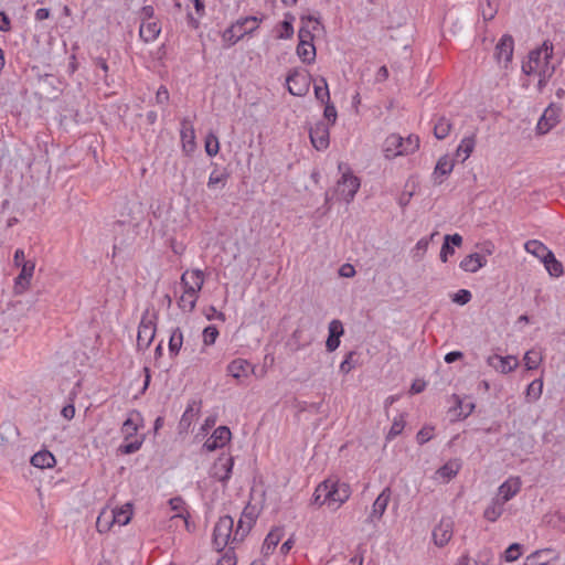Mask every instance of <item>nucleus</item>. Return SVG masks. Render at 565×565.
Returning a JSON list of instances; mask_svg holds the SVG:
<instances>
[{"label":"nucleus","instance_id":"obj_1","mask_svg":"<svg viewBox=\"0 0 565 565\" xmlns=\"http://www.w3.org/2000/svg\"><path fill=\"white\" fill-rule=\"evenodd\" d=\"M553 44L545 41L541 47L532 50L529 53V60L523 62L522 71L526 75H539V89L546 86L550 78L555 73V64L552 63Z\"/></svg>","mask_w":565,"mask_h":565},{"label":"nucleus","instance_id":"obj_2","mask_svg":"<svg viewBox=\"0 0 565 565\" xmlns=\"http://www.w3.org/2000/svg\"><path fill=\"white\" fill-rule=\"evenodd\" d=\"M262 18L249 15L241 18L222 33V41L224 47H231L235 45L246 34H250L258 29V23L262 22Z\"/></svg>","mask_w":565,"mask_h":565},{"label":"nucleus","instance_id":"obj_3","mask_svg":"<svg viewBox=\"0 0 565 565\" xmlns=\"http://www.w3.org/2000/svg\"><path fill=\"white\" fill-rule=\"evenodd\" d=\"M324 482L328 484V489L326 499H323L322 502H327L328 507L337 510L350 499L351 487L349 483L341 482L335 478H328Z\"/></svg>","mask_w":565,"mask_h":565},{"label":"nucleus","instance_id":"obj_4","mask_svg":"<svg viewBox=\"0 0 565 565\" xmlns=\"http://www.w3.org/2000/svg\"><path fill=\"white\" fill-rule=\"evenodd\" d=\"M234 520L230 515H223L216 522L213 530V545L217 551L224 550L227 545L238 544L239 542L233 541L234 535Z\"/></svg>","mask_w":565,"mask_h":565},{"label":"nucleus","instance_id":"obj_5","mask_svg":"<svg viewBox=\"0 0 565 565\" xmlns=\"http://www.w3.org/2000/svg\"><path fill=\"white\" fill-rule=\"evenodd\" d=\"M156 319L157 315L146 310L142 315L141 321L138 327L137 347L138 349H148L156 335Z\"/></svg>","mask_w":565,"mask_h":565},{"label":"nucleus","instance_id":"obj_6","mask_svg":"<svg viewBox=\"0 0 565 565\" xmlns=\"http://www.w3.org/2000/svg\"><path fill=\"white\" fill-rule=\"evenodd\" d=\"M299 43L296 49L298 57L305 64H312L316 61V47L313 45V34L305 26L298 31Z\"/></svg>","mask_w":565,"mask_h":565},{"label":"nucleus","instance_id":"obj_7","mask_svg":"<svg viewBox=\"0 0 565 565\" xmlns=\"http://www.w3.org/2000/svg\"><path fill=\"white\" fill-rule=\"evenodd\" d=\"M258 513L256 511V507L250 504L248 502L245 508L243 509V512L241 514V518L237 522L236 529L234 531L233 541L243 542L244 539L248 535L250 530L256 523Z\"/></svg>","mask_w":565,"mask_h":565},{"label":"nucleus","instance_id":"obj_8","mask_svg":"<svg viewBox=\"0 0 565 565\" xmlns=\"http://www.w3.org/2000/svg\"><path fill=\"white\" fill-rule=\"evenodd\" d=\"M361 185L360 179L351 171L344 172L337 183V193L347 203L353 201Z\"/></svg>","mask_w":565,"mask_h":565},{"label":"nucleus","instance_id":"obj_9","mask_svg":"<svg viewBox=\"0 0 565 565\" xmlns=\"http://www.w3.org/2000/svg\"><path fill=\"white\" fill-rule=\"evenodd\" d=\"M310 78L309 74H302L297 68L290 70L286 77L288 92L294 96H305L310 87Z\"/></svg>","mask_w":565,"mask_h":565},{"label":"nucleus","instance_id":"obj_10","mask_svg":"<svg viewBox=\"0 0 565 565\" xmlns=\"http://www.w3.org/2000/svg\"><path fill=\"white\" fill-rule=\"evenodd\" d=\"M309 137L312 146L318 150H326L330 145L329 125L320 120L309 129Z\"/></svg>","mask_w":565,"mask_h":565},{"label":"nucleus","instance_id":"obj_11","mask_svg":"<svg viewBox=\"0 0 565 565\" xmlns=\"http://www.w3.org/2000/svg\"><path fill=\"white\" fill-rule=\"evenodd\" d=\"M234 466V458L230 455L222 454L213 466L212 477L223 484H226L231 478Z\"/></svg>","mask_w":565,"mask_h":565},{"label":"nucleus","instance_id":"obj_12","mask_svg":"<svg viewBox=\"0 0 565 565\" xmlns=\"http://www.w3.org/2000/svg\"><path fill=\"white\" fill-rule=\"evenodd\" d=\"M232 433L227 426H218L213 434L205 440L203 447L207 451H214L217 448L224 447L230 443Z\"/></svg>","mask_w":565,"mask_h":565},{"label":"nucleus","instance_id":"obj_13","mask_svg":"<svg viewBox=\"0 0 565 565\" xmlns=\"http://www.w3.org/2000/svg\"><path fill=\"white\" fill-rule=\"evenodd\" d=\"M34 269L35 264L32 260L22 264L21 271L14 279L13 291L15 295H22L29 288Z\"/></svg>","mask_w":565,"mask_h":565},{"label":"nucleus","instance_id":"obj_14","mask_svg":"<svg viewBox=\"0 0 565 565\" xmlns=\"http://www.w3.org/2000/svg\"><path fill=\"white\" fill-rule=\"evenodd\" d=\"M391 494H392V491H391L390 487H386L382 490V492L377 495V498L375 499V501L372 505V511L366 519L367 523H374L375 521H379L382 519V516L387 508V504L391 500Z\"/></svg>","mask_w":565,"mask_h":565},{"label":"nucleus","instance_id":"obj_15","mask_svg":"<svg viewBox=\"0 0 565 565\" xmlns=\"http://www.w3.org/2000/svg\"><path fill=\"white\" fill-rule=\"evenodd\" d=\"M487 363L489 366L493 367L495 371H498L502 374H508V373L514 371L519 365V361L515 356H513V355L501 356L498 354L488 356Z\"/></svg>","mask_w":565,"mask_h":565},{"label":"nucleus","instance_id":"obj_16","mask_svg":"<svg viewBox=\"0 0 565 565\" xmlns=\"http://www.w3.org/2000/svg\"><path fill=\"white\" fill-rule=\"evenodd\" d=\"M452 521L450 519H441L439 524L433 530L434 543L443 547L445 546L452 536Z\"/></svg>","mask_w":565,"mask_h":565},{"label":"nucleus","instance_id":"obj_17","mask_svg":"<svg viewBox=\"0 0 565 565\" xmlns=\"http://www.w3.org/2000/svg\"><path fill=\"white\" fill-rule=\"evenodd\" d=\"M143 418L139 411L132 409L128 414V418L121 426V433L125 436V440L136 437L139 427L142 425Z\"/></svg>","mask_w":565,"mask_h":565},{"label":"nucleus","instance_id":"obj_18","mask_svg":"<svg viewBox=\"0 0 565 565\" xmlns=\"http://www.w3.org/2000/svg\"><path fill=\"white\" fill-rule=\"evenodd\" d=\"M201 409V401L192 399L189 402L184 413L179 422V433H186L191 427L194 418L199 415Z\"/></svg>","mask_w":565,"mask_h":565},{"label":"nucleus","instance_id":"obj_19","mask_svg":"<svg viewBox=\"0 0 565 565\" xmlns=\"http://www.w3.org/2000/svg\"><path fill=\"white\" fill-rule=\"evenodd\" d=\"M454 167L455 162L448 157V154L441 156L438 159L433 172L434 183L441 184L444 182V178L451 173Z\"/></svg>","mask_w":565,"mask_h":565},{"label":"nucleus","instance_id":"obj_20","mask_svg":"<svg viewBox=\"0 0 565 565\" xmlns=\"http://www.w3.org/2000/svg\"><path fill=\"white\" fill-rule=\"evenodd\" d=\"M253 371L252 363L244 359H235L227 365V373L238 381L248 377Z\"/></svg>","mask_w":565,"mask_h":565},{"label":"nucleus","instance_id":"obj_21","mask_svg":"<svg viewBox=\"0 0 565 565\" xmlns=\"http://www.w3.org/2000/svg\"><path fill=\"white\" fill-rule=\"evenodd\" d=\"M514 40L512 35L504 34L495 46V57L498 61L511 62L513 56Z\"/></svg>","mask_w":565,"mask_h":565},{"label":"nucleus","instance_id":"obj_22","mask_svg":"<svg viewBox=\"0 0 565 565\" xmlns=\"http://www.w3.org/2000/svg\"><path fill=\"white\" fill-rule=\"evenodd\" d=\"M521 489V480L519 477L505 480L500 487L497 499L503 503L511 500Z\"/></svg>","mask_w":565,"mask_h":565},{"label":"nucleus","instance_id":"obj_23","mask_svg":"<svg viewBox=\"0 0 565 565\" xmlns=\"http://www.w3.org/2000/svg\"><path fill=\"white\" fill-rule=\"evenodd\" d=\"M487 258L479 253L467 255L459 264V267L467 273H477L480 268L484 267Z\"/></svg>","mask_w":565,"mask_h":565},{"label":"nucleus","instance_id":"obj_24","mask_svg":"<svg viewBox=\"0 0 565 565\" xmlns=\"http://www.w3.org/2000/svg\"><path fill=\"white\" fill-rule=\"evenodd\" d=\"M161 32V24L159 21H142L139 28V36L146 42L154 41Z\"/></svg>","mask_w":565,"mask_h":565},{"label":"nucleus","instance_id":"obj_25","mask_svg":"<svg viewBox=\"0 0 565 565\" xmlns=\"http://www.w3.org/2000/svg\"><path fill=\"white\" fill-rule=\"evenodd\" d=\"M284 535V527L282 526H275L270 530V532L267 534L262 551L265 556H268L274 552L278 543L280 542L281 537Z\"/></svg>","mask_w":565,"mask_h":565},{"label":"nucleus","instance_id":"obj_26","mask_svg":"<svg viewBox=\"0 0 565 565\" xmlns=\"http://www.w3.org/2000/svg\"><path fill=\"white\" fill-rule=\"evenodd\" d=\"M231 173L226 168L220 169L217 164H214L213 171L210 173L207 188L216 189V188H225Z\"/></svg>","mask_w":565,"mask_h":565},{"label":"nucleus","instance_id":"obj_27","mask_svg":"<svg viewBox=\"0 0 565 565\" xmlns=\"http://www.w3.org/2000/svg\"><path fill=\"white\" fill-rule=\"evenodd\" d=\"M30 462L35 468L46 469V468L54 467L56 463V459L51 451L43 449V450L35 452L31 457Z\"/></svg>","mask_w":565,"mask_h":565},{"label":"nucleus","instance_id":"obj_28","mask_svg":"<svg viewBox=\"0 0 565 565\" xmlns=\"http://www.w3.org/2000/svg\"><path fill=\"white\" fill-rule=\"evenodd\" d=\"M557 122L558 118L554 115V111L546 109L536 125V131L540 135L547 134Z\"/></svg>","mask_w":565,"mask_h":565},{"label":"nucleus","instance_id":"obj_29","mask_svg":"<svg viewBox=\"0 0 565 565\" xmlns=\"http://www.w3.org/2000/svg\"><path fill=\"white\" fill-rule=\"evenodd\" d=\"M475 147H476V135L472 134L470 136L465 137L460 141V143L456 150V157L461 158L462 162L466 161L472 153Z\"/></svg>","mask_w":565,"mask_h":565},{"label":"nucleus","instance_id":"obj_30","mask_svg":"<svg viewBox=\"0 0 565 565\" xmlns=\"http://www.w3.org/2000/svg\"><path fill=\"white\" fill-rule=\"evenodd\" d=\"M195 134L194 129L186 120L182 121V129H181V140L183 145V149L186 152H191L195 148Z\"/></svg>","mask_w":565,"mask_h":565},{"label":"nucleus","instance_id":"obj_31","mask_svg":"<svg viewBox=\"0 0 565 565\" xmlns=\"http://www.w3.org/2000/svg\"><path fill=\"white\" fill-rule=\"evenodd\" d=\"M548 274L553 277H559L564 274L563 264L556 259L554 253L551 250L542 259Z\"/></svg>","mask_w":565,"mask_h":565},{"label":"nucleus","instance_id":"obj_32","mask_svg":"<svg viewBox=\"0 0 565 565\" xmlns=\"http://www.w3.org/2000/svg\"><path fill=\"white\" fill-rule=\"evenodd\" d=\"M199 296L195 294L192 287L188 290H183L182 296L178 301V306L181 310L192 312L195 308Z\"/></svg>","mask_w":565,"mask_h":565},{"label":"nucleus","instance_id":"obj_33","mask_svg":"<svg viewBox=\"0 0 565 565\" xmlns=\"http://www.w3.org/2000/svg\"><path fill=\"white\" fill-rule=\"evenodd\" d=\"M451 128L452 124L450 119L445 116H440L434 125V136L437 139L443 140L450 134Z\"/></svg>","mask_w":565,"mask_h":565},{"label":"nucleus","instance_id":"obj_34","mask_svg":"<svg viewBox=\"0 0 565 565\" xmlns=\"http://www.w3.org/2000/svg\"><path fill=\"white\" fill-rule=\"evenodd\" d=\"M504 504L500 499H493L492 502L486 508L483 516L490 521L495 522L504 511Z\"/></svg>","mask_w":565,"mask_h":565},{"label":"nucleus","instance_id":"obj_35","mask_svg":"<svg viewBox=\"0 0 565 565\" xmlns=\"http://www.w3.org/2000/svg\"><path fill=\"white\" fill-rule=\"evenodd\" d=\"M111 515L113 522H116L119 526L126 525L131 520L132 505L130 503H127L120 509L113 510Z\"/></svg>","mask_w":565,"mask_h":565},{"label":"nucleus","instance_id":"obj_36","mask_svg":"<svg viewBox=\"0 0 565 565\" xmlns=\"http://www.w3.org/2000/svg\"><path fill=\"white\" fill-rule=\"evenodd\" d=\"M553 552L552 548L537 550L525 558L524 565H548L546 556Z\"/></svg>","mask_w":565,"mask_h":565},{"label":"nucleus","instance_id":"obj_37","mask_svg":"<svg viewBox=\"0 0 565 565\" xmlns=\"http://www.w3.org/2000/svg\"><path fill=\"white\" fill-rule=\"evenodd\" d=\"M455 407L454 409H459L458 418L465 419L467 418L475 409V403L471 401L462 399L460 396L454 394Z\"/></svg>","mask_w":565,"mask_h":565},{"label":"nucleus","instance_id":"obj_38","mask_svg":"<svg viewBox=\"0 0 565 565\" xmlns=\"http://www.w3.org/2000/svg\"><path fill=\"white\" fill-rule=\"evenodd\" d=\"M460 467L457 460H450L441 466L436 473L444 480L449 481L458 475Z\"/></svg>","mask_w":565,"mask_h":565},{"label":"nucleus","instance_id":"obj_39","mask_svg":"<svg viewBox=\"0 0 565 565\" xmlns=\"http://www.w3.org/2000/svg\"><path fill=\"white\" fill-rule=\"evenodd\" d=\"M183 344V333L181 329L178 327L173 329L170 339H169V354L171 356H177Z\"/></svg>","mask_w":565,"mask_h":565},{"label":"nucleus","instance_id":"obj_40","mask_svg":"<svg viewBox=\"0 0 565 565\" xmlns=\"http://www.w3.org/2000/svg\"><path fill=\"white\" fill-rule=\"evenodd\" d=\"M403 145H404V138H402L398 135H391L385 140V149H384L385 156L387 158H390L392 156L395 157L396 154H394V153L396 152V150H401Z\"/></svg>","mask_w":565,"mask_h":565},{"label":"nucleus","instance_id":"obj_41","mask_svg":"<svg viewBox=\"0 0 565 565\" xmlns=\"http://www.w3.org/2000/svg\"><path fill=\"white\" fill-rule=\"evenodd\" d=\"M543 392V381L541 379H536L532 381L525 392V397L529 403H533L537 401Z\"/></svg>","mask_w":565,"mask_h":565},{"label":"nucleus","instance_id":"obj_42","mask_svg":"<svg viewBox=\"0 0 565 565\" xmlns=\"http://www.w3.org/2000/svg\"><path fill=\"white\" fill-rule=\"evenodd\" d=\"M525 249L529 253H532L535 256L540 257L541 259H543L546 256V253L551 252V249H548L543 243L536 239L529 241L525 244Z\"/></svg>","mask_w":565,"mask_h":565},{"label":"nucleus","instance_id":"obj_43","mask_svg":"<svg viewBox=\"0 0 565 565\" xmlns=\"http://www.w3.org/2000/svg\"><path fill=\"white\" fill-rule=\"evenodd\" d=\"M143 438L139 439L137 437H134L128 441L125 440V443L119 446L118 450L124 455H130L138 451L141 448Z\"/></svg>","mask_w":565,"mask_h":565},{"label":"nucleus","instance_id":"obj_44","mask_svg":"<svg viewBox=\"0 0 565 565\" xmlns=\"http://www.w3.org/2000/svg\"><path fill=\"white\" fill-rule=\"evenodd\" d=\"M356 355L358 353L355 351H350L345 354L339 367L341 373L348 374L356 366Z\"/></svg>","mask_w":565,"mask_h":565},{"label":"nucleus","instance_id":"obj_45","mask_svg":"<svg viewBox=\"0 0 565 565\" xmlns=\"http://www.w3.org/2000/svg\"><path fill=\"white\" fill-rule=\"evenodd\" d=\"M419 148V138L417 136H409L404 139V145L401 150H396L394 154H408L413 153Z\"/></svg>","mask_w":565,"mask_h":565},{"label":"nucleus","instance_id":"obj_46","mask_svg":"<svg viewBox=\"0 0 565 565\" xmlns=\"http://www.w3.org/2000/svg\"><path fill=\"white\" fill-rule=\"evenodd\" d=\"M319 81L322 85H315V96L319 102L324 104L330 102V92L326 78L321 77Z\"/></svg>","mask_w":565,"mask_h":565},{"label":"nucleus","instance_id":"obj_47","mask_svg":"<svg viewBox=\"0 0 565 565\" xmlns=\"http://www.w3.org/2000/svg\"><path fill=\"white\" fill-rule=\"evenodd\" d=\"M116 522H113V515L111 513L110 514H106L105 512L100 513L97 518V521H96V529L99 533H106L108 532L111 526L115 524Z\"/></svg>","mask_w":565,"mask_h":565},{"label":"nucleus","instance_id":"obj_48","mask_svg":"<svg viewBox=\"0 0 565 565\" xmlns=\"http://www.w3.org/2000/svg\"><path fill=\"white\" fill-rule=\"evenodd\" d=\"M294 15H291L290 13L286 14L285 20L280 23L281 32L278 35L279 39H290L294 35Z\"/></svg>","mask_w":565,"mask_h":565},{"label":"nucleus","instance_id":"obj_49","mask_svg":"<svg viewBox=\"0 0 565 565\" xmlns=\"http://www.w3.org/2000/svg\"><path fill=\"white\" fill-rule=\"evenodd\" d=\"M220 151V141L214 134H209L205 138V152L210 157H214Z\"/></svg>","mask_w":565,"mask_h":565},{"label":"nucleus","instance_id":"obj_50","mask_svg":"<svg viewBox=\"0 0 565 565\" xmlns=\"http://www.w3.org/2000/svg\"><path fill=\"white\" fill-rule=\"evenodd\" d=\"M405 427V420L403 415L399 417H396L391 426V429L388 430L386 435V440H393L395 437H397L399 434H402L403 429Z\"/></svg>","mask_w":565,"mask_h":565},{"label":"nucleus","instance_id":"obj_51","mask_svg":"<svg viewBox=\"0 0 565 565\" xmlns=\"http://www.w3.org/2000/svg\"><path fill=\"white\" fill-rule=\"evenodd\" d=\"M218 334H220V332L215 326L211 324V326L205 327L202 332L204 345L214 344Z\"/></svg>","mask_w":565,"mask_h":565},{"label":"nucleus","instance_id":"obj_52","mask_svg":"<svg viewBox=\"0 0 565 565\" xmlns=\"http://www.w3.org/2000/svg\"><path fill=\"white\" fill-rule=\"evenodd\" d=\"M522 545L512 543L504 552V559L508 563L515 562L522 555Z\"/></svg>","mask_w":565,"mask_h":565},{"label":"nucleus","instance_id":"obj_53","mask_svg":"<svg viewBox=\"0 0 565 565\" xmlns=\"http://www.w3.org/2000/svg\"><path fill=\"white\" fill-rule=\"evenodd\" d=\"M191 279L193 280L192 288L199 296L204 285V273L201 269L191 270Z\"/></svg>","mask_w":565,"mask_h":565},{"label":"nucleus","instance_id":"obj_54","mask_svg":"<svg viewBox=\"0 0 565 565\" xmlns=\"http://www.w3.org/2000/svg\"><path fill=\"white\" fill-rule=\"evenodd\" d=\"M327 489H328V484H326L324 481H322L321 483L318 484V487L316 488L315 493L312 495L313 504H318V505L327 504V502H322V500L326 499Z\"/></svg>","mask_w":565,"mask_h":565},{"label":"nucleus","instance_id":"obj_55","mask_svg":"<svg viewBox=\"0 0 565 565\" xmlns=\"http://www.w3.org/2000/svg\"><path fill=\"white\" fill-rule=\"evenodd\" d=\"M434 427L431 426H424L419 429V431L416 435V441L419 445H424L428 443L433 437Z\"/></svg>","mask_w":565,"mask_h":565},{"label":"nucleus","instance_id":"obj_56","mask_svg":"<svg viewBox=\"0 0 565 565\" xmlns=\"http://www.w3.org/2000/svg\"><path fill=\"white\" fill-rule=\"evenodd\" d=\"M541 362L537 353L527 351L524 355V363L527 370H535Z\"/></svg>","mask_w":565,"mask_h":565},{"label":"nucleus","instance_id":"obj_57","mask_svg":"<svg viewBox=\"0 0 565 565\" xmlns=\"http://www.w3.org/2000/svg\"><path fill=\"white\" fill-rule=\"evenodd\" d=\"M471 298H472V295L469 290L460 289L456 294H454L451 299L455 303L463 306V305L468 303L471 300Z\"/></svg>","mask_w":565,"mask_h":565},{"label":"nucleus","instance_id":"obj_58","mask_svg":"<svg viewBox=\"0 0 565 565\" xmlns=\"http://www.w3.org/2000/svg\"><path fill=\"white\" fill-rule=\"evenodd\" d=\"M169 504L173 511L178 512L174 516L183 518L185 520V523L188 524L186 519L182 513L185 504L183 499L180 497L172 498L170 499Z\"/></svg>","mask_w":565,"mask_h":565},{"label":"nucleus","instance_id":"obj_59","mask_svg":"<svg viewBox=\"0 0 565 565\" xmlns=\"http://www.w3.org/2000/svg\"><path fill=\"white\" fill-rule=\"evenodd\" d=\"M329 335L341 338L344 333L343 324L340 320L334 319L329 323Z\"/></svg>","mask_w":565,"mask_h":565},{"label":"nucleus","instance_id":"obj_60","mask_svg":"<svg viewBox=\"0 0 565 565\" xmlns=\"http://www.w3.org/2000/svg\"><path fill=\"white\" fill-rule=\"evenodd\" d=\"M235 546H231L230 551L226 552L216 563V565H236V556L233 550Z\"/></svg>","mask_w":565,"mask_h":565},{"label":"nucleus","instance_id":"obj_61","mask_svg":"<svg viewBox=\"0 0 565 565\" xmlns=\"http://www.w3.org/2000/svg\"><path fill=\"white\" fill-rule=\"evenodd\" d=\"M323 115L326 119L330 122V125H333L337 120V109L333 104L330 102L324 103V111Z\"/></svg>","mask_w":565,"mask_h":565},{"label":"nucleus","instance_id":"obj_62","mask_svg":"<svg viewBox=\"0 0 565 565\" xmlns=\"http://www.w3.org/2000/svg\"><path fill=\"white\" fill-rule=\"evenodd\" d=\"M169 90L164 85H161L156 94V103L158 105H167L169 103Z\"/></svg>","mask_w":565,"mask_h":565},{"label":"nucleus","instance_id":"obj_63","mask_svg":"<svg viewBox=\"0 0 565 565\" xmlns=\"http://www.w3.org/2000/svg\"><path fill=\"white\" fill-rule=\"evenodd\" d=\"M454 254H455L454 247L451 245L447 244L446 242H444L441 245V248H440V254H439L440 260L443 263H446L448 260V256H451Z\"/></svg>","mask_w":565,"mask_h":565},{"label":"nucleus","instance_id":"obj_64","mask_svg":"<svg viewBox=\"0 0 565 565\" xmlns=\"http://www.w3.org/2000/svg\"><path fill=\"white\" fill-rule=\"evenodd\" d=\"M154 15V9L152 6H143L139 12V18L142 21L152 20Z\"/></svg>","mask_w":565,"mask_h":565}]
</instances>
